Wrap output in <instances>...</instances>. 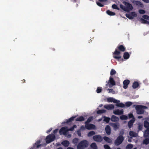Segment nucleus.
<instances>
[{"mask_svg":"<svg viewBox=\"0 0 149 149\" xmlns=\"http://www.w3.org/2000/svg\"><path fill=\"white\" fill-rule=\"evenodd\" d=\"M77 127V126L74 125L70 129H68L67 127H63L61 128L59 131L60 135L63 134L68 138L70 137L71 135V134L68 133L69 131H72L74 129Z\"/></svg>","mask_w":149,"mask_h":149,"instance_id":"nucleus-1","label":"nucleus"},{"mask_svg":"<svg viewBox=\"0 0 149 149\" xmlns=\"http://www.w3.org/2000/svg\"><path fill=\"white\" fill-rule=\"evenodd\" d=\"M123 3L124 6L120 4V8L124 11L128 12L133 10V7L131 4L126 1H123Z\"/></svg>","mask_w":149,"mask_h":149,"instance_id":"nucleus-2","label":"nucleus"},{"mask_svg":"<svg viewBox=\"0 0 149 149\" xmlns=\"http://www.w3.org/2000/svg\"><path fill=\"white\" fill-rule=\"evenodd\" d=\"M88 145V142L86 140H83L80 142L77 146V149H84L87 147Z\"/></svg>","mask_w":149,"mask_h":149,"instance_id":"nucleus-3","label":"nucleus"},{"mask_svg":"<svg viewBox=\"0 0 149 149\" xmlns=\"http://www.w3.org/2000/svg\"><path fill=\"white\" fill-rule=\"evenodd\" d=\"M137 113L138 114H142L144 112V110L147 109L148 108L142 105H137L135 107Z\"/></svg>","mask_w":149,"mask_h":149,"instance_id":"nucleus-4","label":"nucleus"},{"mask_svg":"<svg viewBox=\"0 0 149 149\" xmlns=\"http://www.w3.org/2000/svg\"><path fill=\"white\" fill-rule=\"evenodd\" d=\"M106 83L107 84L106 85V88H107L108 87L111 88L115 85V82L111 76L110 77L109 80L107 81Z\"/></svg>","mask_w":149,"mask_h":149,"instance_id":"nucleus-5","label":"nucleus"},{"mask_svg":"<svg viewBox=\"0 0 149 149\" xmlns=\"http://www.w3.org/2000/svg\"><path fill=\"white\" fill-rule=\"evenodd\" d=\"M55 138V136L53 134H50L47 136L46 139V141L47 143L53 141Z\"/></svg>","mask_w":149,"mask_h":149,"instance_id":"nucleus-6","label":"nucleus"},{"mask_svg":"<svg viewBox=\"0 0 149 149\" xmlns=\"http://www.w3.org/2000/svg\"><path fill=\"white\" fill-rule=\"evenodd\" d=\"M120 53L119 51H118L117 49H116L113 54V57L119 61V59L121 57V56L120 55Z\"/></svg>","mask_w":149,"mask_h":149,"instance_id":"nucleus-7","label":"nucleus"},{"mask_svg":"<svg viewBox=\"0 0 149 149\" xmlns=\"http://www.w3.org/2000/svg\"><path fill=\"white\" fill-rule=\"evenodd\" d=\"M126 16L129 19H133L134 17H136L137 15L135 12H133L126 14Z\"/></svg>","mask_w":149,"mask_h":149,"instance_id":"nucleus-8","label":"nucleus"},{"mask_svg":"<svg viewBox=\"0 0 149 149\" xmlns=\"http://www.w3.org/2000/svg\"><path fill=\"white\" fill-rule=\"evenodd\" d=\"M123 140V137L122 136H119L115 140V143L116 145H118L122 143Z\"/></svg>","mask_w":149,"mask_h":149,"instance_id":"nucleus-9","label":"nucleus"},{"mask_svg":"<svg viewBox=\"0 0 149 149\" xmlns=\"http://www.w3.org/2000/svg\"><path fill=\"white\" fill-rule=\"evenodd\" d=\"M85 124L86 129L88 130L95 129L96 128L95 125H94L88 124V123H87V122H85Z\"/></svg>","mask_w":149,"mask_h":149,"instance_id":"nucleus-10","label":"nucleus"},{"mask_svg":"<svg viewBox=\"0 0 149 149\" xmlns=\"http://www.w3.org/2000/svg\"><path fill=\"white\" fill-rule=\"evenodd\" d=\"M107 101L108 102H113L114 103L117 102H119L120 101L116 100L114 98L112 97H109L107 98Z\"/></svg>","mask_w":149,"mask_h":149,"instance_id":"nucleus-11","label":"nucleus"},{"mask_svg":"<svg viewBox=\"0 0 149 149\" xmlns=\"http://www.w3.org/2000/svg\"><path fill=\"white\" fill-rule=\"evenodd\" d=\"M93 139L96 141L101 142L102 140V138L100 135H95L93 137Z\"/></svg>","mask_w":149,"mask_h":149,"instance_id":"nucleus-12","label":"nucleus"},{"mask_svg":"<svg viewBox=\"0 0 149 149\" xmlns=\"http://www.w3.org/2000/svg\"><path fill=\"white\" fill-rule=\"evenodd\" d=\"M113 113L116 115H120L123 113V109L115 110L113 111Z\"/></svg>","mask_w":149,"mask_h":149,"instance_id":"nucleus-13","label":"nucleus"},{"mask_svg":"<svg viewBox=\"0 0 149 149\" xmlns=\"http://www.w3.org/2000/svg\"><path fill=\"white\" fill-rule=\"evenodd\" d=\"M105 108L108 110H111L114 109V106L112 104H106L104 106Z\"/></svg>","mask_w":149,"mask_h":149,"instance_id":"nucleus-14","label":"nucleus"},{"mask_svg":"<svg viewBox=\"0 0 149 149\" xmlns=\"http://www.w3.org/2000/svg\"><path fill=\"white\" fill-rule=\"evenodd\" d=\"M112 126L114 130H117L119 127V124L118 123H114L110 124Z\"/></svg>","mask_w":149,"mask_h":149,"instance_id":"nucleus-15","label":"nucleus"},{"mask_svg":"<svg viewBox=\"0 0 149 149\" xmlns=\"http://www.w3.org/2000/svg\"><path fill=\"white\" fill-rule=\"evenodd\" d=\"M130 81L128 80H125L123 82V88L125 89H126L127 88V85L130 83Z\"/></svg>","mask_w":149,"mask_h":149,"instance_id":"nucleus-16","label":"nucleus"},{"mask_svg":"<svg viewBox=\"0 0 149 149\" xmlns=\"http://www.w3.org/2000/svg\"><path fill=\"white\" fill-rule=\"evenodd\" d=\"M135 120L134 118H132V119L130 120L128 123V126L129 128H131L132 126L133 123H134Z\"/></svg>","mask_w":149,"mask_h":149,"instance_id":"nucleus-17","label":"nucleus"},{"mask_svg":"<svg viewBox=\"0 0 149 149\" xmlns=\"http://www.w3.org/2000/svg\"><path fill=\"white\" fill-rule=\"evenodd\" d=\"M111 120L113 122H117L119 120V118L117 117L114 116L112 115L111 118Z\"/></svg>","mask_w":149,"mask_h":149,"instance_id":"nucleus-18","label":"nucleus"},{"mask_svg":"<svg viewBox=\"0 0 149 149\" xmlns=\"http://www.w3.org/2000/svg\"><path fill=\"white\" fill-rule=\"evenodd\" d=\"M61 144L64 146L67 147L68 146L69 144L70 143L69 141L65 140L63 141L62 143Z\"/></svg>","mask_w":149,"mask_h":149,"instance_id":"nucleus-19","label":"nucleus"},{"mask_svg":"<svg viewBox=\"0 0 149 149\" xmlns=\"http://www.w3.org/2000/svg\"><path fill=\"white\" fill-rule=\"evenodd\" d=\"M105 130L106 133L108 134H110L111 133V129L109 125H107L105 128Z\"/></svg>","mask_w":149,"mask_h":149,"instance_id":"nucleus-20","label":"nucleus"},{"mask_svg":"<svg viewBox=\"0 0 149 149\" xmlns=\"http://www.w3.org/2000/svg\"><path fill=\"white\" fill-rule=\"evenodd\" d=\"M144 136L145 137L149 136V128H147L144 133Z\"/></svg>","mask_w":149,"mask_h":149,"instance_id":"nucleus-21","label":"nucleus"},{"mask_svg":"<svg viewBox=\"0 0 149 149\" xmlns=\"http://www.w3.org/2000/svg\"><path fill=\"white\" fill-rule=\"evenodd\" d=\"M76 117V116H73L69 118L68 119H67L65 120V121L64 122V123H68L69 122H71L73 121Z\"/></svg>","mask_w":149,"mask_h":149,"instance_id":"nucleus-22","label":"nucleus"},{"mask_svg":"<svg viewBox=\"0 0 149 149\" xmlns=\"http://www.w3.org/2000/svg\"><path fill=\"white\" fill-rule=\"evenodd\" d=\"M133 3L134 4L138 6H142L143 5L142 3L140 1H133Z\"/></svg>","mask_w":149,"mask_h":149,"instance_id":"nucleus-23","label":"nucleus"},{"mask_svg":"<svg viewBox=\"0 0 149 149\" xmlns=\"http://www.w3.org/2000/svg\"><path fill=\"white\" fill-rule=\"evenodd\" d=\"M103 139L106 142L108 143H111L112 142L111 140L107 137L104 136Z\"/></svg>","mask_w":149,"mask_h":149,"instance_id":"nucleus-24","label":"nucleus"},{"mask_svg":"<svg viewBox=\"0 0 149 149\" xmlns=\"http://www.w3.org/2000/svg\"><path fill=\"white\" fill-rule=\"evenodd\" d=\"M116 106L117 107H124L125 106V105L122 103L117 102L116 103Z\"/></svg>","mask_w":149,"mask_h":149,"instance_id":"nucleus-25","label":"nucleus"},{"mask_svg":"<svg viewBox=\"0 0 149 149\" xmlns=\"http://www.w3.org/2000/svg\"><path fill=\"white\" fill-rule=\"evenodd\" d=\"M130 135L132 137H136L137 136L136 133H135L133 131H130L129 133Z\"/></svg>","mask_w":149,"mask_h":149,"instance_id":"nucleus-26","label":"nucleus"},{"mask_svg":"<svg viewBox=\"0 0 149 149\" xmlns=\"http://www.w3.org/2000/svg\"><path fill=\"white\" fill-rule=\"evenodd\" d=\"M130 57V55L127 52L124 53L123 55L124 58L125 59H128Z\"/></svg>","mask_w":149,"mask_h":149,"instance_id":"nucleus-27","label":"nucleus"},{"mask_svg":"<svg viewBox=\"0 0 149 149\" xmlns=\"http://www.w3.org/2000/svg\"><path fill=\"white\" fill-rule=\"evenodd\" d=\"M139 86V84L137 82L135 81L133 84L132 87L134 88H137Z\"/></svg>","mask_w":149,"mask_h":149,"instance_id":"nucleus-28","label":"nucleus"},{"mask_svg":"<svg viewBox=\"0 0 149 149\" xmlns=\"http://www.w3.org/2000/svg\"><path fill=\"white\" fill-rule=\"evenodd\" d=\"M84 120V118L83 116H81L76 119V120L77 121H82Z\"/></svg>","mask_w":149,"mask_h":149,"instance_id":"nucleus-29","label":"nucleus"},{"mask_svg":"<svg viewBox=\"0 0 149 149\" xmlns=\"http://www.w3.org/2000/svg\"><path fill=\"white\" fill-rule=\"evenodd\" d=\"M118 49L122 52H124L125 50V48L123 45H120L118 47Z\"/></svg>","mask_w":149,"mask_h":149,"instance_id":"nucleus-30","label":"nucleus"},{"mask_svg":"<svg viewBox=\"0 0 149 149\" xmlns=\"http://www.w3.org/2000/svg\"><path fill=\"white\" fill-rule=\"evenodd\" d=\"M91 147L93 149H97V147L95 143H93L91 145Z\"/></svg>","mask_w":149,"mask_h":149,"instance_id":"nucleus-31","label":"nucleus"},{"mask_svg":"<svg viewBox=\"0 0 149 149\" xmlns=\"http://www.w3.org/2000/svg\"><path fill=\"white\" fill-rule=\"evenodd\" d=\"M120 118L122 120H125L128 119V117L127 116L122 115L120 116Z\"/></svg>","mask_w":149,"mask_h":149,"instance_id":"nucleus-32","label":"nucleus"},{"mask_svg":"<svg viewBox=\"0 0 149 149\" xmlns=\"http://www.w3.org/2000/svg\"><path fill=\"white\" fill-rule=\"evenodd\" d=\"M107 90L108 91V93H111L113 94H116L117 92H115L112 89H108Z\"/></svg>","mask_w":149,"mask_h":149,"instance_id":"nucleus-33","label":"nucleus"},{"mask_svg":"<svg viewBox=\"0 0 149 149\" xmlns=\"http://www.w3.org/2000/svg\"><path fill=\"white\" fill-rule=\"evenodd\" d=\"M149 143V137H148V138L144 139L143 142V143L144 144L147 145Z\"/></svg>","mask_w":149,"mask_h":149,"instance_id":"nucleus-34","label":"nucleus"},{"mask_svg":"<svg viewBox=\"0 0 149 149\" xmlns=\"http://www.w3.org/2000/svg\"><path fill=\"white\" fill-rule=\"evenodd\" d=\"M144 126L147 129L149 128V123L147 121H145L144 123Z\"/></svg>","mask_w":149,"mask_h":149,"instance_id":"nucleus-35","label":"nucleus"},{"mask_svg":"<svg viewBox=\"0 0 149 149\" xmlns=\"http://www.w3.org/2000/svg\"><path fill=\"white\" fill-rule=\"evenodd\" d=\"M107 13L108 15H114L115 14L114 13L111 11L109 10H108L107 11Z\"/></svg>","mask_w":149,"mask_h":149,"instance_id":"nucleus-36","label":"nucleus"},{"mask_svg":"<svg viewBox=\"0 0 149 149\" xmlns=\"http://www.w3.org/2000/svg\"><path fill=\"white\" fill-rule=\"evenodd\" d=\"M79 140V139L78 138H75L73 140L72 142L74 144L76 145L78 142Z\"/></svg>","mask_w":149,"mask_h":149,"instance_id":"nucleus-37","label":"nucleus"},{"mask_svg":"<svg viewBox=\"0 0 149 149\" xmlns=\"http://www.w3.org/2000/svg\"><path fill=\"white\" fill-rule=\"evenodd\" d=\"M116 72L115 70L114 69L111 70L110 72L111 76L115 75L116 74Z\"/></svg>","mask_w":149,"mask_h":149,"instance_id":"nucleus-38","label":"nucleus"},{"mask_svg":"<svg viewBox=\"0 0 149 149\" xmlns=\"http://www.w3.org/2000/svg\"><path fill=\"white\" fill-rule=\"evenodd\" d=\"M103 118H104V121L106 122L107 123H108L109 122L110 119V118L106 117V116H104Z\"/></svg>","mask_w":149,"mask_h":149,"instance_id":"nucleus-39","label":"nucleus"},{"mask_svg":"<svg viewBox=\"0 0 149 149\" xmlns=\"http://www.w3.org/2000/svg\"><path fill=\"white\" fill-rule=\"evenodd\" d=\"M105 112L106 110L104 109L100 110L97 111V113L99 114L105 113Z\"/></svg>","mask_w":149,"mask_h":149,"instance_id":"nucleus-40","label":"nucleus"},{"mask_svg":"<svg viewBox=\"0 0 149 149\" xmlns=\"http://www.w3.org/2000/svg\"><path fill=\"white\" fill-rule=\"evenodd\" d=\"M102 91V88L101 87H98L96 90V91L97 93H100Z\"/></svg>","mask_w":149,"mask_h":149,"instance_id":"nucleus-41","label":"nucleus"},{"mask_svg":"<svg viewBox=\"0 0 149 149\" xmlns=\"http://www.w3.org/2000/svg\"><path fill=\"white\" fill-rule=\"evenodd\" d=\"M141 22L143 23L146 24H149V21H147L146 20H144L143 19H141Z\"/></svg>","mask_w":149,"mask_h":149,"instance_id":"nucleus-42","label":"nucleus"},{"mask_svg":"<svg viewBox=\"0 0 149 149\" xmlns=\"http://www.w3.org/2000/svg\"><path fill=\"white\" fill-rule=\"evenodd\" d=\"M95 133L94 132L91 131L88 134V136H91L93 135H94Z\"/></svg>","mask_w":149,"mask_h":149,"instance_id":"nucleus-43","label":"nucleus"},{"mask_svg":"<svg viewBox=\"0 0 149 149\" xmlns=\"http://www.w3.org/2000/svg\"><path fill=\"white\" fill-rule=\"evenodd\" d=\"M93 117H91L88 118L87 121L85 122H87V123H88L91 121L93 119Z\"/></svg>","mask_w":149,"mask_h":149,"instance_id":"nucleus-44","label":"nucleus"},{"mask_svg":"<svg viewBox=\"0 0 149 149\" xmlns=\"http://www.w3.org/2000/svg\"><path fill=\"white\" fill-rule=\"evenodd\" d=\"M139 12L140 14H143L145 13V10H143L141 9L139 10Z\"/></svg>","mask_w":149,"mask_h":149,"instance_id":"nucleus-45","label":"nucleus"},{"mask_svg":"<svg viewBox=\"0 0 149 149\" xmlns=\"http://www.w3.org/2000/svg\"><path fill=\"white\" fill-rule=\"evenodd\" d=\"M142 17L145 19L149 20V16L147 15H144L142 16Z\"/></svg>","mask_w":149,"mask_h":149,"instance_id":"nucleus-46","label":"nucleus"},{"mask_svg":"<svg viewBox=\"0 0 149 149\" xmlns=\"http://www.w3.org/2000/svg\"><path fill=\"white\" fill-rule=\"evenodd\" d=\"M132 104V103L130 102H126L125 103V105L126 106L129 107Z\"/></svg>","mask_w":149,"mask_h":149,"instance_id":"nucleus-47","label":"nucleus"},{"mask_svg":"<svg viewBox=\"0 0 149 149\" xmlns=\"http://www.w3.org/2000/svg\"><path fill=\"white\" fill-rule=\"evenodd\" d=\"M133 147V145L131 144H130L127 145L126 147L127 149H131Z\"/></svg>","mask_w":149,"mask_h":149,"instance_id":"nucleus-48","label":"nucleus"},{"mask_svg":"<svg viewBox=\"0 0 149 149\" xmlns=\"http://www.w3.org/2000/svg\"><path fill=\"white\" fill-rule=\"evenodd\" d=\"M112 8L115 9H117L118 10H119V9L118 8V7L115 4H113L112 5Z\"/></svg>","mask_w":149,"mask_h":149,"instance_id":"nucleus-49","label":"nucleus"},{"mask_svg":"<svg viewBox=\"0 0 149 149\" xmlns=\"http://www.w3.org/2000/svg\"><path fill=\"white\" fill-rule=\"evenodd\" d=\"M104 147L105 149H110V147L107 145H105Z\"/></svg>","mask_w":149,"mask_h":149,"instance_id":"nucleus-50","label":"nucleus"},{"mask_svg":"<svg viewBox=\"0 0 149 149\" xmlns=\"http://www.w3.org/2000/svg\"><path fill=\"white\" fill-rule=\"evenodd\" d=\"M80 130H79L77 131V134L79 136H81Z\"/></svg>","mask_w":149,"mask_h":149,"instance_id":"nucleus-51","label":"nucleus"},{"mask_svg":"<svg viewBox=\"0 0 149 149\" xmlns=\"http://www.w3.org/2000/svg\"><path fill=\"white\" fill-rule=\"evenodd\" d=\"M97 4L98 6L100 7H102L104 6L100 2H97Z\"/></svg>","mask_w":149,"mask_h":149,"instance_id":"nucleus-52","label":"nucleus"},{"mask_svg":"<svg viewBox=\"0 0 149 149\" xmlns=\"http://www.w3.org/2000/svg\"><path fill=\"white\" fill-rule=\"evenodd\" d=\"M129 117L130 118H134L133 117V115L132 113H130L129 114Z\"/></svg>","mask_w":149,"mask_h":149,"instance_id":"nucleus-53","label":"nucleus"},{"mask_svg":"<svg viewBox=\"0 0 149 149\" xmlns=\"http://www.w3.org/2000/svg\"><path fill=\"white\" fill-rule=\"evenodd\" d=\"M86 128V127H84V126H81L80 128V130H84Z\"/></svg>","mask_w":149,"mask_h":149,"instance_id":"nucleus-54","label":"nucleus"},{"mask_svg":"<svg viewBox=\"0 0 149 149\" xmlns=\"http://www.w3.org/2000/svg\"><path fill=\"white\" fill-rule=\"evenodd\" d=\"M52 128H50L49 130L47 131L46 132L48 134L52 130Z\"/></svg>","mask_w":149,"mask_h":149,"instance_id":"nucleus-55","label":"nucleus"},{"mask_svg":"<svg viewBox=\"0 0 149 149\" xmlns=\"http://www.w3.org/2000/svg\"><path fill=\"white\" fill-rule=\"evenodd\" d=\"M142 125H139V127H138V128H139V130H141L142 129Z\"/></svg>","mask_w":149,"mask_h":149,"instance_id":"nucleus-56","label":"nucleus"},{"mask_svg":"<svg viewBox=\"0 0 149 149\" xmlns=\"http://www.w3.org/2000/svg\"><path fill=\"white\" fill-rule=\"evenodd\" d=\"M58 129H56L54 131V134H56V132H58Z\"/></svg>","mask_w":149,"mask_h":149,"instance_id":"nucleus-57","label":"nucleus"},{"mask_svg":"<svg viewBox=\"0 0 149 149\" xmlns=\"http://www.w3.org/2000/svg\"><path fill=\"white\" fill-rule=\"evenodd\" d=\"M145 3H149V0H142Z\"/></svg>","mask_w":149,"mask_h":149,"instance_id":"nucleus-58","label":"nucleus"},{"mask_svg":"<svg viewBox=\"0 0 149 149\" xmlns=\"http://www.w3.org/2000/svg\"><path fill=\"white\" fill-rule=\"evenodd\" d=\"M102 118L99 119L98 120H97V121H98V122L100 121H101L102 120Z\"/></svg>","mask_w":149,"mask_h":149,"instance_id":"nucleus-59","label":"nucleus"},{"mask_svg":"<svg viewBox=\"0 0 149 149\" xmlns=\"http://www.w3.org/2000/svg\"><path fill=\"white\" fill-rule=\"evenodd\" d=\"M142 118V116H139L138 117V118Z\"/></svg>","mask_w":149,"mask_h":149,"instance_id":"nucleus-60","label":"nucleus"},{"mask_svg":"<svg viewBox=\"0 0 149 149\" xmlns=\"http://www.w3.org/2000/svg\"><path fill=\"white\" fill-rule=\"evenodd\" d=\"M67 149H74L73 148H68Z\"/></svg>","mask_w":149,"mask_h":149,"instance_id":"nucleus-61","label":"nucleus"},{"mask_svg":"<svg viewBox=\"0 0 149 149\" xmlns=\"http://www.w3.org/2000/svg\"><path fill=\"white\" fill-rule=\"evenodd\" d=\"M102 104H100V105H99V107H102Z\"/></svg>","mask_w":149,"mask_h":149,"instance_id":"nucleus-62","label":"nucleus"},{"mask_svg":"<svg viewBox=\"0 0 149 149\" xmlns=\"http://www.w3.org/2000/svg\"><path fill=\"white\" fill-rule=\"evenodd\" d=\"M57 149H63V148H62L60 147V148H58Z\"/></svg>","mask_w":149,"mask_h":149,"instance_id":"nucleus-63","label":"nucleus"},{"mask_svg":"<svg viewBox=\"0 0 149 149\" xmlns=\"http://www.w3.org/2000/svg\"><path fill=\"white\" fill-rule=\"evenodd\" d=\"M128 141L129 142H131V141L129 139H128Z\"/></svg>","mask_w":149,"mask_h":149,"instance_id":"nucleus-64","label":"nucleus"}]
</instances>
